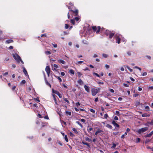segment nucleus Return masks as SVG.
<instances>
[{"mask_svg":"<svg viewBox=\"0 0 153 153\" xmlns=\"http://www.w3.org/2000/svg\"><path fill=\"white\" fill-rule=\"evenodd\" d=\"M13 42V40L12 39H8L6 41L5 43L6 44H9L10 43H12Z\"/></svg>","mask_w":153,"mask_h":153,"instance_id":"2eb2a0df","label":"nucleus"},{"mask_svg":"<svg viewBox=\"0 0 153 153\" xmlns=\"http://www.w3.org/2000/svg\"><path fill=\"white\" fill-rule=\"evenodd\" d=\"M97 83L98 84H102L103 85L104 84V82H101L100 81H99L97 82Z\"/></svg>","mask_w":153,"mask_h":153,"instance_id":"8fccbe9b","label":"nucleus"},{"mask_svg":"<svg viewBox=\"0 0 153 153\" xmlns=\"http://www.w3.org/2000/svg\"><path fill=\"white\" fill-rule=\"evenodd\" d=\"M71 23L73 25L75 24V20L74 19L71 20Z\"/></svg>","mask_w":153,"mask_h":153,"instance_id":"4c0bfd02","label":"nucleus"},{"mask_svg":"<svg viewBox=\"0 0 153 153\" xmlns=\"http://www.w3.org/2000/svg\"><path fill=\"white\" fill-rule=\"evenodd\" d=\"M80 121H81L82 122H83V123H85V122H86V120H85V119H81L80 120Z\"/></svg>","mask_w":153,"mask_h":153,"instance_id":"4d7b16f0","label":"nucleus"},{"mask_svg":"<svg viewBox=\"0 0 153 153\" xmlns=\"http://www.w3.org/2000/svg\"><path fill=\"white\" fill-rule=\"evenodd\" d=\"M69 12L72 16H78L79 11L78 9L75 8L74 10L70 9Z\"/></svg>","mask_w":153,"mask_h":153,"instance_id":"f03ea898","label":"nucleus"},{"mask_svg":"<svg viewBox=\"0 0 153 153\" xmlns=\"http://www.w3.org/2000/svg\"><path fill=\"white\" fill-rule=\"evenodd\" d=\"M53 96L54 100L55 99H56V97L57 98V96L55 94L53 95Z\"/></svg>","mask_w":153,"mask_h":153,"instance_id":"69168bd1","label":"nucleus"},{"mask_svg":"<svg viewBox=\"0 0 153 153\" xmlns=\"http://www.w3.org/2000/svg\"><path fill=\"white\" fill-rule=\"evenodd\" d=\"M38 117H39L40 118H42L43 117L40 114H38Z\"/></svg>","mask_w":153,"mask_h":153,"instance_id":"5fc2aeb1","label":"nucleus"},{"mask_svg":"<svg viewBox=\"0 0 153 153\" xmlns=\"http://www.w3.org/2000/svg\"><path fill=\"white\" fill-rule=\"evenodd\" d=\"M76 123L79 125L82 128L83 127V126L79 121H76Z\"/></svg>","mask_w":153,"mask_h":153,"instance_id":"c85d7f7f","label":"nucleus"},{"mask_svg":"<svg viewBox=\"0 0 153 153\" xmlns=\"http://www.w3.org/2000/svg\"><path fill=\"white\" fill-rule=\"evenodd\" d=\"M126 67L131 72L133 71V70L130 68V67L128 66H126Z\"/></svg>","mask_w":153,"mask_h":153,"instance_id":"cd10ccee","label":"nucleus"},{"mask_svg":"<svg viewBox=\"0 0 153 153\" xmlns=\"http://www.w3.org/2000/svg\"><path fill=\"white\" fill-rule=\"evenodd\" d=\"M57 78L58 79V80H59L60 82H62V79L60 77H59V76H57Z\"/></svg>","mask_w":153,"mask_h":153,"instance_id":"3c124183","label":"nucleus"},{"mask_svg":"<svg viewBox=\"0 0 153 153\" xmlns=\"http://www.w3.org/2000/svg\"><path fill=\"white\" fill-rule=\"evenodd\" d=\"M90 111L92 113H95V110L91 108L90 110Z\"/></svg>","mask_w":153,"mask_h":153,"instance_id":"864d4df0","label":"nucleus"},{"mask_svg":"<svg viewBox=\"0 0 153 153\" xmlns=\"http://www.w3.org/2000/svg\"><path fill=\"white\" fill-rule=\"evenodd\" d=\"M69 27V25L67 24H65V29H67Z\"/></svg>","mask_w":153,"mask_h":153,"instance_id":"79ce46f5","label":"nucleus"},{"mask_svg":"<svg viewBox=\"0 0 153 153\" xmlns=\"http://www.w3.org/2000/svg\"><path fill=\"white\" fill-rule=\"evenodd\" d=\"M77 82L80 85H82L83 84V81L81 79L78 80Z\"/></svg>","mask_w":153,"mask_h":153,"instance_id":"dca6fc26","label":"nucleus"},{"mask_svg":"<svg viewBox=\"0 0 153 153\" xmlns=\"http://www.w3.org/2000/svg\"><path fill=\"white\" fill-rule=\"evenodd\" d=\"M45 53L47 55H49L51 53V52L49 51H45Z\"/></svg>","mask_w":153,"mask_h":153,"instance_id":"5701e85b","label":"nucleus"},{"mask_svg":"<svg viewBox=\"0 0 153 153\" xmlns=\"http://www.w3.org/2000/svg\"><path fill=\"white\" fill-rule=\"evenodd\" d=\"M45 82H46V84L47 85L50 86V87H51V84H50V83L49 82H48L47 80H46Z\"/></svg>","mask_w":153,"mask_h":153,"instance_id":"603ef678","label":"nucleus"},{"mask_svg":"<svg viewBox=\"0 0 153 153\" xmlns=\"http://www.w3.org/2000/svg\"><path fill=\"white\" fill-rule=\"evenodd\" d=\"M85 140L86 141H88L89 142H91V139H89L88 137H85Z\"/></svg>","mask_w":153,"mask_h":153,"instance_id":"72a5a7b5","label":"nucleus"},{"mask_svg":"<svg viewBox=\"0 0 153 153\" xmlns=\"http://www.w3.org/2000/svg\"><path fill=\"white\" fill-rule=\"evenodd\" d=\"M58 62L60 63V64H65L66 63L65 62L61 59H59L58 60H57Z\"/></svg>","mask_w":153,"mask_h":153,"instance_id":"f8f14e48","label":"nucleus"},{"mask_svg":"<svg viewBox=\"0 0 153 153\" xmlns=\"http://www.w3.org/2000/svg\"><path fill=\"white\" fill-rule=\"evenodd\" d=\"M80 18L79 17H75L74 18V20L75 21H78L79 20V19Z\"/></svg>","mask_w":153,"mask_h":153,"instance_id":"c756f323","label":"nucleus"},{"mask_svg":"<svg viewBox=\"0 0 153 153\" xmlns=\"http://www.w3.org/2000/svg\"><path fill=\"white\" fill-rule=\"evenodd\" d=\"M69 4L70 5V6H68V5H66V6L68 7V9L69 10L73 9V7H71L74 6V4L72 2H70L69 3Z\"/></svg>","mask_w":153,"mask_h":153,"instance_id":"9b49d317","label":"nucleus"},{"mask_svg":"<svg viewBox=\"0 0 153 153\" xmlns=\"http://www.w3.org/2000/svg\"><path fill=\"white\" fill-rule=\"evenodd\" d=\"M84 88L85 90L88 93L90 92L89 88L88 86H87L86 85H85L84 86Z\"/></svg>","mask_w":153,"mask_h":153,"instance_id":"ddd939ff","label":"nucleus"},{"mask_svg":"<svg viewBox=\"0 0 153 153\" xmlns=\"http://www.w3.org/2000/svg\"><path fill=\"white\" fill-rule=\"evenodd\" d=\"M109 91L111 93H113L114 92V90L113 89H110L109 90Z\"/></svg>","mask_w":153,"mask_h":153,"instance_id":"0e129e2a","label":"nucleus"},{"mask_svg":"<svg viewBox=\"0 0 153 153\" xmlns=\"http://www.w3.org/2000/svg\"><path fill=\"white\" fill-rule=\"evenodd\" d=\"M93 74L94 76H96L100 78V76L98 74L96 73H93Z\"/></svg>","mask_w":153,"mask_h":153,"instance_id":"bb28decb","label":"nucleus"},{"mask_svg":"<svg viewBox=\"0 0 153 153\" xmlns=\"http://www.w3.org/2000/svg\"><path fill=\"white\" fill-rule=\"evenodd\" d=\"M23 71L24 73V74L26 76L27 75H28L27 72L26 70V69H25V68L24 67V68H23Z\"/></svg>","mask_w":153,"mask_h":153,"instance_id":"6ab92c4d","label":"nucleus"},{"mask_svg":"<svg viewBox=\"0 0 153 153\" xmlns=\"http://www.w3.org/2000/svg\"><path fill=\"white\" fill-rule=\"evenodd\" d=\"M65 102H66L68 104H69L70 102L66 98H63Z\"/></svg>","mask_w":153,"mask_h":153,"instance_id":"f704fd0d","label":"nucleus"},{"mask_svg":"<svg viewBox=\"0 0 153 153\" xmlns=\"http://www.w3.org/2000/svg\"><path fill=\"white\" fill-rule=\"evenodd\" d=\"M138 95H139L138 94H134L133 95V97H136L137 96H138Z\"/></svg>","mask_w":153,"mask_h":153,"instance_id":"052dcab7","label":"nucleus"},{"mask_svg":"<svg viewBox=\"0 0 153 153\" xmlns=\"http://www.w3.org/2000/svg\"><path fill=\"white\" fill-rule=\"evenodd\" d=\"M54 100L55 104L56 105H58V104L57 102L56 99H55Z\"/></svg>","mask_w":153,"mask_h":153,"instance_id":"13d9d810","label":"nucleus"},{"mask_svg":"<svg viewBox=\"0 0 153 153\" xmlns=\"http://www.w3.org/2000/svg\"><path fill=\"white\" fill-rule=\"evenodd\" d=\"M99 92L97 89L93 88L91 89V94L93 96H95Z\"/></svg>","mask_w":153,"mask_h":153,"instance_id":"6e6552de","label":"nucleus"},{"mask_svg":"<svg viewBox=\"0 0 153 153\" xmlns=\"http://www.w3.org/2000/svg\"><path fill=\"white\" fill-rule=\"evenodd\" d=\"M65 113L67 115H69V116H71V113L70 111H65Z\"/></svg>","mask_w":153,"mask_h":153,"instance_id":"412c9836","label":"nucleus"},{"mask_svg":"<svg viewBox=\"0 0 153 153\" xmlns=\"http://www.w3.org/2000/svg\"><path fill=\"white\" fill-rule=\"evenodd\" d=\"M57 95H58L59 97L60 98H62V95L60 93H59Z\"/></svg>","mask_w":153,"mask_h":153,"instance_id":"bf43d9fd","label":"nucleus"},{"mask_svg":"<svg viewBox=\"0 0 153 153\" xmlns=\"http://www.w3.org/2000/svg\"><path fill=\"white\" fill-rule=\"evenodd\" d=\"M69 134L70 136L71 137H75L74 135L71 132H70L69 133Z\"/></svg>","mask_w":153,"mask_h":153,"instance_id":"473e14b6","label":"nucleus"},{"mask_svg":"<svg viewBox=\"0 0 153 153\" xmlns=\"http://www.w3.org/2000/svg\"><path fill=\"white\" fill-rule=\"evenodd\" d=\"M64 136H65L64 138H65V140L66 141V142H68V139L67 137V135H65Z\"/></svg>","mask_w":153,"mask_h":153,"instance_id":"7c9ffc66","label":"nucleus"},{"mask_svg":"<svg viewBox=\"0 0 153 153\" xmlns=\"http://www.w3.org/2000/svg\"><path fill=\"white\" fill-rule=\"evenodd\" d=\"M148 129V128L146 127L144 128H142L141 129H139L138 130L137 132L138 133L140 134L142 133H143L144 132L147 131Z\"/></svg>","mask_w":153,"mask_h":153,"instance_id":"7ed1b4c3","label":"nucleus"},{"mask_svg":"<svg viewBox=\"0 0 153 153\" xmlns=\"http://www.w3.org/2000/svg\"><path fill=\"white\" fill-rule=\"evenodd\" d=\"M115 37H116V42L118 44L120 43V37L121 35L118 34H116L115 35Z\"/></svg>","mask_w":153,"mask_h":153,"instance_id":"20e7f679","label":"nucleus"},{"mask_svg":"<svg viewBox=\"0 0 153 153\" xmlns=\"http://www.w3.org/2000/svg\"><path fill=\"white\" fill-rule=\"evenodd\" d=\"M26 82V81L25 80H23L20 82V84L21 85H23L25 84Z\"/></svg>","mask_w":153,"mask_h":153,"instance_id":"2f4dec72","label":"nucleus"},{"mask_svg":"<svg viewBox=\"0 0 153 153\" xmlns=\"http://www.w3.org/2000/svg\"><path fill=\"white\" fill-rule=\"evenodd\" d=\"M102 56L103 57H104L105 58H106L108 56V55L105 53L102 54Z\"/></svg>","mask_w":153,"mask_h":153,"instance_id":"b1692460","label":"nucleus"},{"mask_svg":"<svg viewBox=\"0 0 153 153\" xmlns=\"http://www.w3.org/2000/svg\"><path fill=\"white\" fill-rule=\"evenodd\" d=\"M152 136V135L151 134H150V133H149V134H147L145 137H150Z\"/></svg>","mask_w":153,"mask_h":153,"instance_id":"49530a36","label":"nucleus"},{"mask_svg":"<svg viewBox=\"0 0 153 153\" xmlns=\"http://www.w3.org/2000/svg\"><path fill=\"white\" fill-rule=\"evenodd\" d=\"M45 71H46L48 76H50V72L51 71L50 68L49 66H47L45 68Z\"/></svg>","mask_w":153,"mask_h":153,"instance_id":"0eeeda50","label":"nucleus"},{"mask_svg":"<svg viewBox=\"0 0 153 153\" xmlns=\"http://www.w3.org/2000/svg\"><path fill=\"white\" fill-rule=\"evenodd\" d=\"M110 31H109L108 30H106L105 31V29H104V30L103 31V32H104V34L106 35L107 36H108ZM102 32H103V31Z\"/></svg>","mask_w":153,"mask_h":153,"instance_id":"4468645a","label":"nucleus"},{"mask_svg":"<svg viewBox=\"0 0 153 153\" xmlns=\"http://www.w3.org/2000/svg\"><path fill=\"white\" fill-rule=\"evenodd\" d=\"M82 143L84 145H86L88 147H90V145L89 144L86 142H85L83 141H82Z\"/></svg>","mask_w":153,"mask_h":153,"instance_id":"a211bd4d","label":"nucleus"},{"mask_svg":"<svg viewBox=\"0 0 153 153\" xmlns=\"http://www.w3.org/2000/svg\"><path fill=\"white\" fill-rule=\"evenodd\" d=\"M104 132V131L100 129L99 128H97V131L95 133V134L97 135L102 136Z\"/></svg>","mask_w":153,"mask_h":153,"instance_id":"39448f33","label":"nucleus"},{"mask_svg":"<svg viewBox=\"0 0 153 153\" xmlns=\"http://www.w3.org/2000/svg\"><path fill=\"white\" fill-rule=\"evenodd\" d=\"M76 105L77 106H78L80 105V104L79 102H78L76 103Z\"/></svg>","mask_w":153,"mask_h":153,"instance_id":"338daca9","label":"nucleus"},{"mask_svg":"<svg viewBox=\"0 0 153 153\" xmlns=\"http://www.w3.org/2000/svg\"><path fill=\"white\" fill-rule=\"evenodd\" d=\"M112 124L115 126L117 128H119L120 126L118 124L116 123L114 120H113L111 123Z\"/></svg>","mask_w":153,"mask_h":153,"instance_id":"9d476101","label":"nucleus"},{"mask_svg":"<svg viewBox=\"0 0 153 153\" xmlns=\"http://www.w3.org/2000/svg\"><path fill=\"white\" fill-rule=\"evenodd\" d=\"M114 119L115 120H118V118L117 116H116L114 117Z\"/></svg>","mask_w":153,"mask_h":153,"instance_id":"774afa93","label":"nucleus"},{"mask_svg":"<svg viewBox=\"0 0 153 153\" xmlns=\"http://www.w3.org/2000/svg\"><path fill=\"white\" fill-rule=\"evenodd\" d=\"M72 130L76 134H78V132L77 131V129L76 128H72Z\"/></svg>","mask_w":153,"mask_h":153,"instance_id":"4be33fe9","label":"nucleus"},{"mask_svg":"<svg viewBox=\"0 0 153 153\" xmlns=\"http://www.w3.org/2000/svg\"><path fill=\"white\" fill-rule=\"evenodd\" d=\"M108 117V115L106 114L104 115V118H105L106 119H107V117Z\"/></svg>","mask_w":153,"mask_h":153,"instance_id":"a18cd8bd","label":"nucleus"},{"mask_svg":"<svg viewBox=\"0 0 153 153\" xmlns=\"http://www.w3.org/2000/svg\"><path fill=\"white\" fill-rule=\"evenodd\" d=\"M53 93L55 94H56L57 95L59 92L58 91H57L56 90H53Z\"/></svg>","mask_w":153,"mask_h":153,"instance_id":"c9c22d12","label":"nucleus"},{"mask_svg":"<svg viewBox=\"0 0 153 153\" xmlns=\"http://www.w3.org/2000/svg\"><path fill=\"white\" fill-rule=\"evenodd\" d=\"M19 62H17L18 63H19L20 62H21L22 64H24V62L22 60L21 58H20V59L19 60Z\"/></svg>","mask_w":153,"mask_h":153,"instance_id":"6e6d98bb","label":"nucleus"},{"mask_svg":"<svg viewBox=\"0 0 153 153\" xmlns=\"http://www.w3.org/2000/svg\"><path fill=\"white\" fill-rule=\"evenodd\" d=\"M105 66L107 69H108L110 67L109 65H105Z\"/></svg>","mask_w":153,"mask_h":153,"instance_id":"e2e57ef3","label":"nucleus"},{"mask_svg":"<svg viewBox=\"0 0 153 153\" xmlns=\"http://www.w3.org/2000/svg\"><path fill=\"white\" fill-rule=\"evenodd\" d=\"M13 56L17 62H19V60L20 59L21 57L17 54L16 53L13 54Z\"/></svg>","mask_w":153,"mask_h":153,"instance_id":"423d86ee","label":"nucleus"},{"mask_svg":"<svg viewBox=\"0 0 153 153\" xmlns=\"http://www.w3.org/2000/svg\"><path fill=\"white\" fill-rule=\"evenodd\" d=\"M116 145L115 144L113 143V146L111 147V149H115V147H116Z\"/></svg>","mask_w":153,"mask_h":153,"instance_id":"37998d69","label":"nucleus"},{"mask_svg":"<svg viewBox=\"0 0 153 153\" xmlns=\"http://www.w3.org/2000/svg\"><path fill=\"white\" fill-rule=\"evenodd\" d=\"M84 62L82 61H79L77 62V63H76V64H81L82 63Z\"/></svg>","mask_w":153,"mask_h":153,"instance_id":"de8ad7c7","label":"nucleus"},{"mask_svg":"<svg viewBox=\"0 0 153 153\" xmlns=\"http://www.w3.org/2000/svg\"><path fill=\"white\" fill-rule=\"evenodd\" d=\"M77 74H78V76L79 77H80L81 76V75H82V74L79 72H77Z\"/></svg>","mask_w":153,"mask_h":153,"instance_id":"ea45409f","label":"nucleus"},{"mask_svg":"<svg viewBox=\"0 0 153 153\" xmlns=\"http://www.w3.org/2000/svg\"><path fill=\"white\" fill-rule=\"evenodd\" d=\"M69 73L73 75L74 74V71L72 69H70L69 70Z\"/></svg>","mask_w":153,"mask_h":153,"instance_id":"393cba45","label":"nucleus"},{"mask_svg":"<svg viewBox=\"0 0 153 153\" xmlns=\"http://www.w3.org/2000/svg\"><path fill=\"white\" fill-rule=\"evenodd\" d=\"M70 13L69 12H68L67 14L68 18V19H69L70 18Z\"/></svg>","mask_w":153,"mask_h":153,"instance_id":"680f3d73","label":"nucleus"},{"mask_svg":"<svg viewBox=\"0 0 153 153\" xmlns=\"http://www.w3.org/2000/svg\"><path fill=\"white\" fill-rule=\"evenodd\" d=\"M116 114V115H117L118 116H120V112L118 111H115Z\"/></svg>","mask_w":153,"mask_h":153,"instance_id":"a19ab883","label":"nucleus"},{"mask_svg":"<svg viewBox=\"0 0 153 153\" xmlns=\"http://www.w3.org/2000/svg\"><path fill=\"white\" fill-rule=\"evenodd\" d=\"M140 139L139 138H137L136 140V142L137 143L140 142Z\"/></svg>","mask_w":153,"mask_h":153,"instance_id":"58836bf2","label":"nucleus"},{"mask_svg":"<svg viewBox=\"0 0 153 153\" xmlns=\"http://www.w3.org/2000/svg\"><path fill=\"white\" fill-rule=\"evenodd\" d=\"M147 123L150 125H152L153 124V120H152L150 122H148Z\"/></svg>","mask_w":153,"mask_h":153,"instance_id":"e433bc0d","label":"nucleus"},{"mask_svg":"<svg viewBox=\"0 0 153 153\" xmlns=\"http://www.w3.org/2000/svg\"><path fill=\"white\" fill-rule=\"evenodd\" d=\"M46 36H47V35H46V33H44V34H42L41 35V37H46Z\"/></svg>","mask_w":153,"mask_h":153,"instance_id":"c03bdc74","label":"nucleus"},{"mask_svg":"<svg viewBox=\"0 0 153 153\" xmlns=\"http://www.w3.org/2000/svg\"><path fill=\"white\" fill-rule=\"evenodd\" d=\"M115 34V32L112 31H110V33H109V35L108 36H109V38L110 39H112L113 36Z\"/></svg>","mask_w":153,"mask_h":153,"instance_id":"1a4fd4ad","label":"nucleus"},{"mask_svg":"<svg viewBox=\"0 0 153 153\" xmlns=\"http://www.w3.org/2000/svg\"><path fill=\"white\" fill-rule=\"evenodd\" d=\"M106 126L107 128H108L110 129H112V126L111 125H109V124H107L106 125Z\"/></svg>","mask_w":153,"mask_h":153,"instance_id":"aec40b11","label":"nucleus"},{"mask_svg":"<svg viewBox=\"0 0 153 153\" xmlns=\"http://www.w3.org/2000/svg\"><path fill=\"white\" fill-rule=\"evenodd\" d=\"M145 109H146L147 111H149V107L148 106H146L145 107Z\"/></svg>","mask_w":153,"mask_h":153,"instance_id":"09e8293b","label":"nucleus"},{"mask_svg":"<svg viewBox=\"0 0 153 153\" xmlns=\"http://www.w3.org/2000/svg\"><path fill=\"white\" fill-rule=\"evenodd\" d=\"M92 28L94 32H96L97 34L99 33L100 31L102 33V32L104 31V29L103 27L101 28V27L100 26H98L97 27L95 26H93L92 27Z\"/></svg>","mask_w":153,"mask_h":153,"instance_id":"f257e3e1","label":"nucleus"},{"mask_svg":"<svg viewBox=\"0 0 153 153\" xmlns=\"http://www.w3.org/2000/svg\"><path fill=\"white\" fill-rule=\"evenodd\" d=\"M149 114L147 113H144L142 114V117H149Z\"/></svg>","mask_w":153,"mask_h":153,"instance_id":"f3484780","label":"nucleus"},{"mask_svg":"<svg viewBox=\"0 0 153 153\" xmlns=\"http://www.w3.org/2000/svg\"><path fill=\"white\" fill-rule=\"evenodd\" d=\"M93 130V128L91 127H90L89 128H88L87 130L88 132H90L91 131Z\"/></svg>","mask_w":153,"mask_h":153,"instance_id":"a878e982","label":"nucleus"}]
</instances>
